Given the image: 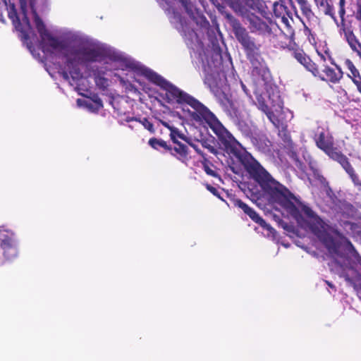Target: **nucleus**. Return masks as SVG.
Listing matches in <instances>:
<instances>
[{
	"mask_svg": "<svg viewBox=\"0 0 361 361\" xmlns=\"http://www.w3.org/2000/svg\"><path fill=\"white\" fill-rule=\"evenodd\" d=\"M334 264H335L337 267H338L339 268H341V269H342V268H343V266H342V265H341V264H340L337 260L334 261Z\"/></svg>",
	"mask_w": 361,
	"mask_h": 361,
	"instance_id": "43",
	"label": "nucleus"
},
{
	"mask_svg": "<svg viewBox=\"0 0 361 361\" xmlns=\"http://www.w3.org/2000/svg\"><path fill=\"white\" fill-rule=\"evenodd\" d=\"M7 9L8 18L12 20L16 27L18 28L21 23L15 4H10Z\"/></svg>",
	"mask_w": 361,
	"mask_h": 361,
	"instance_id": "24",
	"label": "nucleus"
},
{
	"mask_svg": "<svg viewBox=\"0 0 361 361\" xmlns=\"http://www.w3.org/2000/svg\"><path fill=\"white\" fill-rule=\"evenodd\" d=\"M226 18L232 27L236 39L242 46L246 58L251 63L252 75L262 78L272 106H277L281 108L283 102L279 91L276 87H272L271 85L266 82L270 76V71L265 61L261 56V44L250 35L246 28L232 14L226 13Z\"/></svg>",
	"mask_w": 361,
	"mask_h": 361,
	"instance_id": "2",
	"label": "nucleus"
},
{
	"mask_svg": "<svg viewBox=\"0 0 361 361\" xmlns=\"http://www.w3.org/2000/svg\"><path fill=\"white\" fill-rule=\"evenodd\" d=\"M249 27L252 32L260 35L271 34V28L269 25L258 16L252 13L248 16Z\"/></svg>",
	"mask_w": 361,
	"mask_h": 361,
	"instance_id": "13",
	"label": "nucleus"
},
{
	"mask_svg": "<svg viewBox=\"0 0 361 361\" xmlns=\"http://www.w3.org/2000/svg\"><path fill=\"white\" fill-rule=\"evenodd\" d=\"M30 8L31 11L34 17V22L35 24L36 29L39 34L40 37L44 40L45 37L47 35H49V31L46 28V25H44L43 20L40 18L39 16L36 7H35V2L34 1H31L30 2Z\"/></svg>",
	"mask_w": 361,
	"mask_h": 361,
	"instance_id": "15",
	"label": "nucleus"
},
{
	"mask_svg": "<svg viewBox=\"0 0 361 361\" xmlns=\"http://www.w3.org/2000/svg\"><path fill=\"white\" fill-rule=\"evenodd\" d=\"M206 188L212 193L213 194L214 196H216V197H218L219 199L223 200V198L221 197V194L219 192V191L216 188H214V186L209 185V184H206Z\"/></svg>",
	"mask_w": 361,
	"mask_h": 361,
	"instance_id": "35",
	"label": "nucleus"
},
{
	"mask_svg": "<svg viewBox=\"0 0 361 361\" xmlns=\"http://www.w3.org/2000/svg\"><path fill=\"white\" fill-rule=\"evenodd\" d=\"M326 283L331 288L334 289L336 290V287L334 284H332L331 282L328 281H325Z\"/></svg>",
	"mask_w": 361,
	"mask_h": 361,
	"instance_id": "42",
	"label": "nucleus"
},
{
	"mask_svg": "<svg viewBox=\"0 0 361 361\" xmlns=\"http://www.w3.org/2000/svg\"><path fill=\"white\" fill-rule=\"evenodd\" d=\"M235 13L245 14L250 9L257 11L262 16L267 14L262 0H222Z\"/></svg>",
	"mask_w": 361,
	"mask_h": 361,
	"instance_id": "9",
	"label": "nucleus"
},
{
	"mask_svg": "<svg viewBox=\"0 0 361 361\" xmlns=\"http://www.w3.org/2000/svg\"><path fill=\"white\" fill-rule=\"evenodd\" d=\"M106 55L103 47L94 44H81L71 47L65 54L66 66L68 71H63L61 75L65 80H68L71 76L73 81H78L82 77L80 65L100 62L105 59Z\"/></svg>",
	"mask_w": 361,
	"mask_h": 361,
	"instance_id": "6",
	"label": "nucleus"
},
{
	"mask_svg": "<svg viewBox=\"0 0 361 361\" xmlns=\"http://www.w3.org/2000/svg\"><path fill=\"white\" fill-rule=\"evenodd\" d=\"M0 247L3 251V256L6 260L11 261L18 255V247L14 237V233L9 232L0 242Z\"/></svg>",
	"mask_w": 361,
	"mask_h": 361,
	"instance_id": "10",
	"label": "nucleus"
},
{
	"mask_svg": "<svg viewBox=\"0 0 361 361\" xmlns=\"http://www.w3.org/2000/svg\"><path fill=\"white\" fill-rule=\"evenodd\" d=\"M172 130H175L176 132L174 133L175 138L176 139V137H183L182 135L176 129H173Z\"/></svg>",
	"mask_w": 361,
	"mask_h": 361,
	"instance_id": "41",
	"label": "nucleus"
},
{
	"mask_svg": "<svg viewBox=\"0 0 361 361\" xmlns=\"http://www.w3.org/2000/svg\"><path fill=\"white\" fill-rule=\"evenodd\" d=\"M44 2H46V1H47V0H44Z\"/></svg>",
	"mask_w": 361,
	"mask_h": 361,
	"instance_id": "46",
	"label": "nucleus"
},
{
	"mask_svg": "<svg viewBox=\"0 0 361 361\" xmlns=\"http://www.w3.org/2000/svg\"><path fill=\"white\" fill-rule=\"evenodd\" d=\"M233 205L241 209L243 212L247 214L255 223L257 224L262 228L271 231L273 228L267 224L252 208L250 207L247 204L240 199H235L233 201Z\"/></svg>",
	"mask_w": 361,
	"mask_h": 361,
	"instance_id": "11",
	"label": "nucleus"
},
{
	"mask_svg": "<svg viewBox=\"0 0 361 361\" xmlns=\"http://www.w3.org/2000/svg\"><path fill=\"white\" fill-rule=\"evenodd\" d=\"M45 39L48 40V44L54 50H64L66 49V45L65 42L59 40L58 38L53 37L49 33V35L45 37Z\"/></svg>",
	"mask_w": 361,
	"mask_h": 361,
	"instance_id": "22",
	"label": "nucleus"
},
{
	"mask_svg": "<svg viewBox=\"0 0 361 361\" xmlns=\"http://www.w3.org/2000/svg\"><path fill=\"white\" fill-rule=\"evenodd\" d=\"M190 146L195 149V151L202 157V159L207 158V155L204 153L195 144H190Z\"/></svg>",
	"mask_w": 361,
	"mask_h": 361,
	"instance_id": "36",
	"label": "nucleus"
},
{
	"mask_svg": "<svg viewBox=\"0 0 361 361\" xmlns=\"http://www.w3.org/2000/svg\"><path fill=\"white\" fill-rule=\"evenodd\" d=\"M319 55H320V56H321L322 59L324 61H326V58H325V56H324L323 54H319Z\"/></svg>",
	"mask_w": 361,
	"mask_h": 361,
	"instance_id": "44",
	"label": "nucleus"
},
{
	"mask_svg": "<svg viewBox=\"0 0 361 361\" xmlns=\"http://www.w3.org/2000/svg\"><path fill=\"white\" fill-rule=\"evenodd\" d=\"M345 65L351 73L350 75L348 74V76L351 79L353 84L356 86L357 91L361 94V75L359 70L350 59L345 61Z\"/></svg>",
	"mask_w": 361,
	"mask_h": 361,
	"instance_id": "16",
	"label": "nucleus"
},
{
	"mask_svg": "<svg viewBox=\"0 0 361 361\" xmlns=\"http://www.w3.org/2000/svg\"><path fill=\"white\" fill-rule=\"evenodd\" d=\"M142 73L150 82L165 90L169 99L175 100L179 104H186L191 106L195 111L192 112L190 115L195 121L204 122L209 126L216 118V116L200 101L171 84L157 73L150 69L145 68Z\"/></svg>",
	"mask_w": 361,
	"mask_h": 361,
	"instance_id": "5",
	"label": "nucleus"
},
{
	"mask_svg": "<svg viewBox=\"0 0 361 361\" xmlns=\"http://www.w3.org/2000/svg\"><path fill=\"white\" fill-rule=\"evenodd\" d=\"M4 264V262L1 260L0 261V266Z\"/></svg>",
	"mask_w": 361,
	"mask_h": 361,
	"instance_id": "45",
	"label": "nucleus"
},
{
	"mask_svg": "<svg viewBox=\"0 0 361 361\" xmlns=\"http://www.w3.org/2000/svg\"><path fill=\"white\" fill-rule=\"evenodd\" d=\"M273 12L276 18H286V15L288 13L287 7L281 3L275 2L273 4Z\"/></svg>",
	"mask_w": 361,
	"mask_h": 361,
	"instance_id": "25",
	"label": "nucleus"
},
{
	"mask_svg": "<svg viewBox=\"0 0 361 361\" xmlns=\"http://www.w3.org/2000/svg\"><path fill=\"white\" fill-rule=\"evenodd\" d=\"M344 38L347 41L350 49L355 52L360 58H361V43L354 34V32H352Z\"/></svg>",
	"mask_w": 361,
	"mask_h": 361,
	"instance_id": "19",
	"label": "nucleus"
},
{
	"mask_svg": "<svg viewBox=\"0 0 361 361\" xmlns=\"http://www.w3.org/2000/svg\"><path fill=\"white\" fill-rule=\"evenodd\" d=\"M175 130L171 131V139L175 144V146L172 147V152H169L171 155L176 157L180 161H185L188 160L189 149L187 145L181 143L180 142L178 141L177 139L175 138Z\"/></svg>",
	"mask_w": 361,
	"mask_h": 361,
	"instance_id": "14",
	"label": "nucleus"
},
{
	"mask_svg": "<svg viewBox=\"0 0 361 361\" xmlns=\"http://www.w3.org/2000/svg\"><path fill=\"white\" fill-rule=\"evenodd\" d=\"M93 102L94 103L96 104L97 106V109H101L103 107V103H102V101L100 98H99L98 97H96L94 99H93Z\"/></svg>",
	"mask_w": 361,
	"mask_h": 361,
	"instance_id": "37",
	"label": "nucleus"
},
{
	"mask_svg": "<svg viewBox=\"0 0 361 361\" xmlns=\"http://www.w3.org/2000/svg\"><path fill=\"white\" fill-rule=\"evenodd\" d=\"M200 142L202 147L207 149L210 153L213 154L214 155L218 156L219 152V149L216 147L215 140L214 137L212 139H202Z\"/></svg>",
	"mask_w": 361,
	"mask_h": 361,
	"instance_id": "23",
	"label": "nucleus"
},
{
	"mask_svg": "<svg viewBox=\"0 0 361 361\" xmlns=\"http://www.w3.org/2000/svg\"><path fill=\"white\" fill-rule=\"evenodd\" d=\"M298 51L299 53H295L298 62L302 65L306 70L311 72L314 77H318L322 81L333 84L338 83L343 78V72L340 66H336L337 68V71H336L333 68L325 66L322 70L323 74H322L317 64L311 60L308 55L303 54L300 50Z\"/></svg>",
	"mask_w": 361,
	"mask_h": 361,
	"instance_id": "8",
	"label": "nucleus"
},
{
	"mask_svg": "<svg viewBox=\"0 0 361 361\" xmlns=\"http://www.w3.org/2000/svg\"><path fill=\"white\" fill-rule=\"evenodd\" d=\"M354 16L356 20L361 23V0H355V11Z\"/></svg>",
	"mask_w": 361,
	"mask_h": 361,
	"instance_id": "32",
	"label": "nucleus"
},
{
	"mask_svg": "<svg viewBox=\"0 0 361 361\" xmlns=\"http://www.w3.org/2000/svg\"><path fill=\"white\" fill-rule=\"evenodd\" d=\"M266 116H267L268 119L270 121L271 123L276 128H279L280 126V121L278 118V117L275 115L273 111L270 109V108H267V110L262 111Z\"/></svg>",
	"mask_w": 361,
	"mask_h": 361,
	"instance_id": "29",
	"label": "nucleus"
},
{
	"mask_svg": "<svg viewBox=\"0 0 361 361\" xmlns=\"http://www.w3.org/2000/svg\"><path fill=\"white\" fill-rule=\"evenodd\" d=\"M142 73L150 82L165 90L169 99L175 100L179 104H186L191 106L195 111L192 112L190 115L195 121L204 122L209 126L216 118V116L200 101L171 84L157 73L150 69L145 68Z\"/></svg>",
	"mask_w": 361,
	"mask_h": 361,
	"instance_id": "4",
	"label": "nucleus"
},
{
	"mask_svg": "<svg viewBox=\"0 0 361 361\" xmlns=\"http://www.w3.org/2000/svg\"><path fill=\"white\" fill-rule=\"evenodd\" d=\"M94 82L96 85L102 90H105L109 86L108 80L99 75L94 77Z\"/></svg>",
	"mask_w": 361,
	"mask_h": 361,
	"instance_id": "30",
	"label": "nucleus"
},
{
	"mask_svg": "<svg viewBox=\"0 0 361 361\" xmlns=\"http://www.w3.org/2000/svg\"><path fill=\"white\" fill-rule=\"evenodd\" d=\"M271 192L269 195L271 199L281 205L297 221L302 219L300 209L308 218L307 225L310 231L326 248L329 254L338 255L341 242L340 233L337 230L333 229L311 207L300 202L283 185L280 184Z\"/></svg>",
	"mask_w": 361,
	"mask_h": 361,
	"instance_id": "1",
	"label": "nucleus"
},
{
	"mask_svg": "<svg viewBox=\"0 0 361 361\" xmlns=\"http://www.w3.org/2000/svg\"><path fill=\"white\" fill-rule=\"evenodd\" d=\"M9 232L0 229V242L8 235Z\"/></svg>",
	"mask_w": 361,
	"mask_h": 361,
	"instance_id": "39",
	"label": "nucleus"
},
{
	"mask_svg": "<svg viewBox=\"0 0 361 361\" xmlns=\"http://www.w3.org/2000/svg\"><path fill=\"white\" fill-rule=\"evenodd\" d=\"M242 88L243 90V91L245 92V93L250 97L251 98L252 97V95L250 93V92L248 91L247 88L246 87V86L244 85V84H242Z\"/></svg>",
	"mask_w": 361,
	"mask_h": 361,
	"instance_id": "40",
	"label": "nucleus"
},
{
	"mask_svg": "<svg viewBox=\"0 0 361 361\" xmlns=\"http://www.w3.org/2000/svg\"><path fill=\"white\" fill-rule=\"evenodd\" d=\"M339 276L341 277H343L345 279V280L349 283H353V280L350 278L349 275L344 271H342L341 273H338Z\"/></svg>",
	"mask_w": 361,
	"mask_h": 361,
	"instance_id": "38",
	"label": "nucleus"
},
{
	"mask_svg": "<svg viewBox=\"0 0 361 361\" xmlns=\"http://www.w3.org/2000/svg\"><path fill=\"white\" fill-rule=\"evenodd\" d=\"M217 136L225 151L235 157L243 165L250 176L259 183L269 195L280 183L274 180L271 176L246 151L240 149L239 142L222 125L217 117L209 126Z\"/></svg>",
	"mask_w": 361,
	"mask_h": 361,
	"instance_id": "3",
	"label": "nucleus"
},
{
	"mask_svg": "<svg viewBox=\"0 0 361 361\" xmlns=\"http://www.w3.org/2000/svg\"><path fill=\"white\" fill-rule=\"evenodd\" d=\"M297 4L301 14L308 21L315 18L314 13L312 10V6L309 0H294Z\"/></svg>",
	"mask_w": 361,
	"mask_h": 361,
	"instance_id": "17",
	"label": "nucleus"
},
{
	"mask_svg": "<svg viewBox=\"0 0 361 361\" xmlns=\"http://www.w3.org/2000/svg\"><path fill=\"white\" fill-rule=\"evenodd\" d=\"M314 139L317 147L328 155L330 159L338 162L348 175L353 184L361 188V180L348 158L336 147H334V137L322 130L316 134Z\"/></svg>",
	"mask_w": 361,
	"mask_h": 361,
	"instance_id": "7",
	"label": "nucleus"
},
{
	"mask_svg": "<svg viewBox=\"0 0 361 361\" xmlns=\"http://www.w3.org/2000/svg\"><path fill=\"white\" fill-rule=\"evenodd\" d=\"M201 163L202 164L204 171L205 173L214 178H216L219 176L218 173L213 169H212L209 166V165H212V164L208 160L207 158H204L201 161Z\"/></svg>",
	"mask_w": 361,
	"mask_h": 361,
	"instance_id": "27",
	"label": "nucleus"
},
{
	"mask_svg": "<svg viewBox=\"0 0 361 361\" xmlns=\"http://www.w3.org/2000/svg\"><path fill=\"white\" fill-rule=\"evenodd\" d=\"M148 144L154 149L159 150L160 148L164 149L166 152H172V147L168 145L166 142L161 139L152 137L149 140Z\"/></svg>",
	"mask_w": 361,
	"mask_h": 361,
	"instance_id": "21",
	"label": "nucleus"
},
{
	"mask_svg": "<svg viewBox=\"0 0 361 361\" xmlns=\"http://www.w3.org/2000/svg\"><path fill=\"white\" fill-rule=\"evenodd\" d=\"M337 26L338 32L341 35H343L344 37L353 32L351 26H348L345 16L340 17V21L336 17V20H334Z\"/></svg>",
	"mask_w": 361,
	"mask_h": 361,
	"instance_id": "20",
	"label": "nucleus"
},
{
	"mask_svg": "<svg viewBox=\"0 0 361 361\" xmlns=\"http://www.w3.org/2000/svg\"><path fill=\"white\" fill-rule=\"evenodd\" d=\"M157 1L163 9H165L166 11L169 10L170 2L169 0H157ZM179 1L186 9H188V6L190 4V0H179Z\"/></svg>",
	"mask_w": 361,
	"mask_h": 361,
	"instance_id": "28",
	"label": "nucleus"
},
{
	"mask_svg": "<svg viewBox=\"0 0 361 361\" xmlns=\"http://www.w3.org/2000/svg\"><path fill=\"white\" fill-rule=\"evenodd\" d=\"M345 4H346V0H338V6L339 17L345 16V13H346Z\"/></svg>",
	"mask_w": 361,
	"mask_h": 361,
	"instance_id": "34",
	"label": "nucleus"
},
{
	"mask_svg": "<svg viewBox=\"0 0 361 361\" xmlns=\"http://www.w3.org/2000/svg\"><path fill=\"white\" fill-rule=\"evenodd\" d=\"M254 94L256 96V99L258 104V109H260L262 111L264 110H267V108H269V106L266 104V101L262 96V94L259 92V90L255 88L254 90Z\"/></svg>",
	"mask_w": 361,
	"mask_h": 361,
	"instance_id": "26",
	"label": "nucleus"
},
{
	"mask_svg": "<svg viewBox=\"0 0 361 361\" xmlns=\"http://www.w3.org/2000/svg\"><path fill=\"white\" fill-rule=\"evenodd\" d=\"M310 169L312 171V175L316 180L320 181L321 183H323L326 180V178L322 175L319 169L312 166H310Z\"/></svg>",
	"mask_w": 361,
	"mask_h": 361,
	"instance_id": "33",
	"label": "nucleus"
},
{
	"mask_svg": "<svg viewBox=\"0 0 361 361\" xmlns=\"http://www.w3.org/2000/svg\"><path fill=\"white\" fill-rule=\"evenodd\" d=\"M314 1L317 6L321 8L324 15L329 16L333 20H336V13L332 0H321L319 2H317V0Z\"/></svg>",
	"mask_w": 361,
	"mask_h": 361,
	"instance_id": "18",
	"label": "nucleus"
},
{
	"mask_svg": "<svg viewBox=\"0 0 361 361\" xmlns=\"http://www.w3.org/2000/svg\"><path fill=\"white\" fill-rule=\"evenodd\" d=\"M131 120H134V118H131ZM135 120L141 123L142 124V126L145 127V128L148 130L150 133H154L155 130H154V125L151 121H149L148 118H143L142 120L135 118Z\"/></svg>",
	"mask_w": 361,
	"mask_h": 361,
	"instance_id": "31",
	"label": "nucleus"
},
{
	"mask_svg": "<svg viewBox=\"0 0 361 361\" xmlns=\"http://www.w3.org/2000/svg\"><path fill=\"white\" fill-rule=\"evenodd\" d=\"M276 40L277 42L275 47L283 49H287L290 52V55L297 61L298 59L295 57V53H299L298 50L301 51L303 54H305L302 48H300L291 38L288 37L283 33H281L277 35Z\"/></svg>",
	"mask_w": 361,
	"mask_h": 361,
	"instance_id": "12",
	"label": "nucleus"
}]
</instances>
